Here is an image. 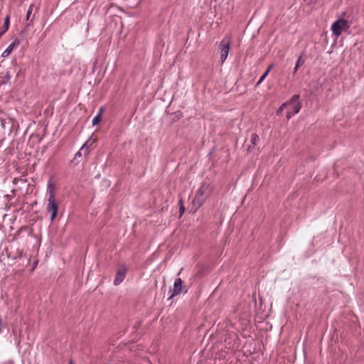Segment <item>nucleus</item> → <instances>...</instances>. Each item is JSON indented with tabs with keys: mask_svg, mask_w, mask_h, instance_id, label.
I'll return each instance as SVG.
<instances>
[{
	"mask_svg": "<svg viewBox=\"0 0 364 364\" xmlns=\"http://www.w3.org/2000/svg\"><path fill=\"white\" fill-rule=\"evenodd\" d=\"M349 26L348 21L344 18H338L331 26L332 33L336 36H339L342 31Z\"/></svg>",
	"mask_w": 364,
	"mask_h": 364,
	"instance_id": "nucleus-4",
	"label": "nucleus"
},
{
	"mask_svg": "<svg viewBox=\"0 0 364 364\" xmlns=\"http://www.w3.org/2000/svg\"><path fill=\"white\" fill-rule=\"evenodd\" d=\"M263 81H260V79H259V80L256 83V86H258Z\"/></svg>",
	"mask_w": 364,
	"mask_h": 364,
	"instance_id": "nucleus-23",
	"label": "nucleus"
},
{
	"mask_svg": "<svg viewBox=\"0 0 364 364\" xmlns=\"http://www.w3.org/2000/svg\"><path fill=\"white\" fill-rule=\"evenodd\" d=\"M211 192L210 185L208 183H203L198 190L193 203L196 205V208H200L205 199L209 196Z\"/></svg>",
	"mask_w": 364,
	"mask_h": 364,
	"instance_id": "nucleus-1",
	"label": "nucleus"
},
{
	"mask_svg": "<svg viewBox=\"0 0 364 364\" xmlns=\"http://www.w3.org/2000/svg\"><path fill=\"white\" fill-rule=\"evenodd\" d=\"M273 68V65H271L268 69L262 74V75L260 77V81H264V79L267 77V76L268 75L269 73L270 72V70H272V68Z\"/></svg>",
	"mask_w": 364,
	"mask_h": 364,
	"instance_id": "nucleus-15",
	"label": "nucleus"
},
{
	"mask_svg": "<svg viewBox=\"0 0 364 364\" xmlns=\"http://www.w3.org/2000/svg\"><path fill=\"white\" fill-rule=\"evenodd\" d=\"M11 75L10 72L8 70L3 75L0 76V83L2 85H6L10 82Z\"/></svg>",
	"mask_w": 364,
	"mask_h": 364,
	"instance_id": "nucleus-11",
	"label": "nucleus"
},
{
	"mask_svg": "<svg viewBox=\"0 0 364 364\" xmlns=\"http://www.w3.org/2000/svg\"><path fill=\"white\" fill-rule=\"evenodd\" d=\"M183 291V281L181 278L175 279L173 283V289L171 291V294L168 299L173 298L174 296L180 294Z\"/></svg>",
	"mask_w": 364,
	"mask_h": 364,
	"instance_id": "nucleus-7",
	"label": "nucleus"
},
{
	"mask_svg": "<svg viewBox=\"0 0 364 364\" xmlns=\"http://www.w3.org/2000/svg\"><path fill=\"white\" fill-rule=\"evenodd\" d=\"M178 205H179V207H180V206H184V205H183V202L182 198H180V199H179V200H178Z\"/></svg>",
	"mask_w": 364,
	"mask_h": 364,
	"instance_id": "nucleus-22",
	"label": "nucleus"
},
{
	"mask_svg": "<svg viewBox=\"0 0 364 364\" xmlns=\"http://www.w3.org/2000/svg\"><path fill=\"white\" fill-rule=\"evenodd\" d=\"M127 272V268L125 265H122L120 267V269L118 270L116 273L113 284L114 286H118L120 284L124 279H125L126 274Z\"/></svg>",
	"mask_w": 364,
	"mask_h": 364,
	"instance_id": "nucleus-6",
	"label": "nucleus"
},
{
	"mask_svg": "<svg viewBox=\"0 0 364 364\" xmlns=\"http://www.w3.org/2000/svg\"><path fill=\"white\" fill-rule=\"evenodd\" d=\"M286 106H287V102H286L283 103V104H282V105L279 107V109H278V110H277V114H279L280 113H282V111H283V109H284V108Z\"/></svg>",
	"mask_w": 364,
	"mask_h": 364,
	"instance_id": "nucleus-18",
	"label": "nucleus"
},
{
	"mask_svg": "<svg viewBox=\"0 0 364 364\" xmlns=\"http://www.w3.org/2000/svg\"><path fill=\"white\" fill-rule=\"evenodd\" d=\"M300 95H294L291 98L287 101V105L289 107V110L294 112V113L297 114L300 112L301 109V103L299 101Z\"/></svg>",
	"mask_w": 364,
	"mask_h": 364,
	"instance_id": "nucleus-5",
	"label": "nucleus"
},
{
	"mask_svg": "<svg viewBox=\"0 0 364 364\" xmlns=\"http://www.w3.org/2000/svg\"><path fill=\"white\" fill-rule=\"evenodd\" d=\"M259 141V136L257 134H255V133L252 134V135H251V144H252L253 147H255V146H256L257 144Z\"/></svg>",
	"mask_w": 364,
	"mask_h": 364,
	"instance_id": "nucleus-13",
	"label": "nucleus"
},
{
	"mask_svg": "<svg viewBox=\"0 0 364 364\" xmlns=\"http://www.w3.org/2000/svg\"><path fill=\"white\" fill-rule=\"evenodd\" d=\"M34 6V4H31L27 11V13H26V20H28L29 19V17L33 11V8Z\"/></svg>",
	"mask_w": 364,
	"mask_h": 364,
	"instance_id": "nucleus-16",
	"label": "nucleus"
},
{
	"mask_svg": "<svg viewBox=\"0 0 364 364\" xmlns=\"http://www.w3.org/2000/svg\"><path fill=\"white\" fill-rule=\"evenodd\" d=\"M179 211H180V215H182L185 212V207L184 206H180L179 207Z\"/></svg>",
	"mask_w": 364,
	"mask_h": 364,
	"instance_id": "nucleus-21",
	"label": "nucleus"
},
{
	"mask_svg": "<svg viewBox=\"0 0 364 364\" xmlns=\"http://www.w3.org/2000/svg\"><path fill=\"white\" fill-rule=\"evenodd\" d=\"M31 25V23H28V24L27 25V26H26L23 30H22V31H21L20 34H21V36H25V35L26 34V32H27V28H28Z\"/></svg>",
	"mask_w": 364,
	"mask_h": 364,
	"instance_id": "nucleus-20",
	"label": "nucleus"
},
{
	"mask_svg": "<svg viewBox=\"0 0 364 364\" xmlns=\"http://www.w3.org/2000/svg\"><path fill=\"white\" fill-rule=\"evenodd\" d=\"M88 146H87V143H85L80 149L75 154L74 160L77 159V158L81 157L82 154H87Z\"/></svg>",
	"mask_w": 364,
	"mask_h": 364,
	"instance_id": "nucleus-10",
	"label": "nucleus"
},
{
	"mask_svg": "<svg viewBox=\"0 0 364 364\" xmlns=\"http://www.w3.org/2000/svg\"><path fill=\"white\" fill-rule=\"evenodd\" d=\"M296 114L295 113H294V112L291 111V110H289L287 113V119H289L290 118L292 117L293 115Z\"/></svg>",
	"mask_w": 364,
	"mask_h": 364,
	"instance_id": "nucleus-19",
	"label": "nucleus"
},
{
	"mask_svg": "<svg viewBox=\"0 0 364 364\" xmlns=\"http://www.w3.org/2000/svg\"><path fill=\"white\" fill-rule=\"evenodd\" d=\"M104 112V107H101L99 109L97 114L92 119V124L93 126L97 125L102 121V114Z\"/></svg>",
	"mask_w": 364,
	"mask_h": 364,
	"instance_id": "nucleus-9",
	"label": "nucleus"
},
{
	"mask_svg": "<svg viewBox=\"0 0 364 364\" xmlns=\"http://www.w3.org/2000/svg\"><path fill=\"white\" fill-rule=\"evenodd\" d=\"M9 23H10V16L7 15L4 18V30L3 32H6L9 28Z\"/></svg>",
	"mask_w": 364,
	"mask_h": 364,
	"instance_id": "nucleus-14",
	"label": "nucleus"
},
{
	"mask_svg": "<svg viewBox=\"0 0 364 364\" xmlns=\"http://www.w3.org/2000/svg\"><path fill=\"white\" fill-rule=\"evenodd\" d=\"M68 364H74L73 360H70Z\"/></svg>",
	"mask_w": 364,
	"mask_h": 364,
	"instance_id": "nucleus-24",
	"label": "nucleus"
},
{
	"mask_svg": "<svg viewBox=\"0 0 364 364\" xmlns=\"http://www.w3.org/2000/svg\"><path fill=\"white\" fill-rule=\"evenodd\" d=\"M47 211L50 213V220L53 221L57 216L58 213V203L56 201L53 193L50 192V196L48 199Z\"/></svg>",
	"mask_w": 364,
	"mask_h": 364,
	"instance_id": "nucleus-3",
	"label": "nucleus"
},
{
	"mask_svg": "<svg viewBox=\"0 0 364 364\" xmlns=\"http://www.w3.org/2000/svg\"><path fill=\"white\" fill-rule=\"evenodd\" d=\"M231 38L229 36H225L219 44V50L220 55V60L224 63L227 59L230 50Z\"/></svg>",
	"mask_w": 364,
	"mask_h": 364,
	"instance_id": "nucleus-2",
	"label": "nucleus"
},
{
	"mask_svg": "<svg viewBox=\"0 0 364 364\" xmlns=\"http://www.w3.org/2000/svg\"><path fill=\"white\" fill-rule=\"evenodd\" d=\"M304 62L305 60L303 59L302 56H299V58L297 59L295 68L294 69V73H296L298 68L302 65H304Z\"/></svg>",
	"mask_w": 364,
	"mask_h": 364,
	"instance_id": "nucleus-12",
	"label": "nucleus"
},
{
	"mask_svg": "<svg viewBox=\"0 0 364 364\" xmlns=\"http://www.w3.org/2000/svg\"><path fill=\"white\" fill-rule=\"evenodd\" d=\"M53 183L51 182H49L47 186V193L49 194V196H50V192L53 193Z\"/></svg>",
	"mask_w": 364,
	"mask_h": 364,
	"instance_id": "nucleus-17",
	"label": "nucleus"
},
{
	"mask_svg": "<svg viewBox=\"0 0 364 364\" xmlns=\"http://www.w3.org/2000/svg\"><path fill=\"white\" fill-rule=\"evenodd\" d=\"M21 43V41L19 39L16 38L13 43H11L2 53L1 57L2 58H6L8 57L10 53L12 52L14 48L16 46H18Z\"/></svg>",
	"mask_w": 364,
	"mask_h": 364,
	"instance_id": "nucleus-8",
	"label": "nucleus"
}]
</instances>
